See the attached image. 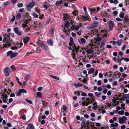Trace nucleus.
<instances>
[{
	"mask_svg": "<svg viewBox=\"0 0 129 129\" xmlns=\"http://www.w3.org/2000/svg\"><path fill=\"white\" fill-rule=\"evenodd\" d=\"M35 3L34 2H30L26 6V9L28 11H30L31 9L35 5Z\"/></svg>",
	"mask_w": 129,
	"mask_h": 129,
	"instance_id": "1",
	"label": "nucleus"
},
{
	"mask_svg": "<svg viewBox=\"0 0 129 129\" xmlns=\"http://www.w3.org/2000/svg\"><path fill=\"white\" fill-rule=\"evenodd\" d=\"M98 22H96L94 23H93L90 25L87 26V28L88 29H93L94 27L98 26Z\"/></svg>",
	"mask_w": 129,
	"mask_h": 129,
	"instance_id": "2",
	"label": "nucleus"
},
{
	"mask_svg": "<svg viewBox=\"0 0 129 129\" xmlns=\"http://www.w3.org/2000/svg\"><path fill=\"white\" fill-rule=\"evenodd\" d=\"M119 123L120 124H122L125 122L127 118L126 117L123 116L122 117L119 118Z\"/></svg>",
	"mask_w": 129,
	"mask_h": 129,
	"instance_id": "3",
	"label": "nucleus"
},
{
	"mask_svg": "<svg viewBox=\"0 0 129 129\" xmlns=\"http://www.w3.org/2000/svg\"><path fill=\"white\" fill-rule=\"evenodd\" d=\"M109 26V29L111 31H112L113 29V28L114 26L115 23L113 21L110 20L108 22Z\"/></svg>",
	"mask_w": 129,
	"mask_h": 129,
	"instance_id": "4",
	"label": "nucleus"
},
{
	"mask_svg": "<svg viewBox=\"0 0 129 129\" xmlns=\"http://www.w3.org/2000/svg\"><path fill=\"white\" fill-rule=\"evenodd\" d=\"M122 42V40H120L118 41H114L113 42V44L114 45H116L117 44L118 46H119L121 45Z\"/></svg>",
	"mask_w": 129,
	"mask_h": 129,
	"instance_id": "5",
	"label": "nucleus"
},
{
	"mask_svg": "<svg viewBox=\"0 0 129 129\" xmlns=\"http://www.w3.org/2000/svg\"><path fill=\"white\" fill-rule=\"evenodd\" d=\"M10 69L8 68H6L4 71V73L5 75L6 76H8L9 74Z\"/></svg>",
	"mask_w": 129,
	"mask_h": 129,
	"instance_id": "6",
	"label": "nucleus"
},
{
	"mask_svg": "<svg viewBox=\"0 0 129 129\" xmlns=\"http://www.w3.org/2000/svg\"><path fill=\"white\" fill-rule=\"evenodd\" d=\"M13 30L15 33L18 35L20 36L21 35V32L18 31V28L17 27H14L13 28Z\"/></svg>",
	"mask_w": 129,
	"mask_h": 129,
	"instance_id": "7",
	"label": "nucleus"
},
{
	"mask_svg": "<svg viewBox=\"0 0 129 129\" xmlns=\"http://www.w3.org/2000/svg\"><path fill=\"white\" fill-rule=\"evenodd\" d=\"M3 36L4 37V38L3 39V41H7L8 39H9V38L10 37V36L9 35L7 34H4Z\"/></svg>",
	"mask_w": 129,
	"mask_h": 129,
	"instance_id": "8",
	"label": "nucleus"
},
{
	"mask_svg": "<svg viewBox=\"0 0 129 129\" xmlns=\"http://www.w3.org/2000/svg\"><path fill=\"white\" fill-rule=\"evenodd\" d=\"M30 39V37H27L25 38L23 40L24 44H26L29 41Z\"/></svg>",
	"mask_w": 129,
	"mask_h": 129,
	"instance_id": "9",
	"label": "nucleus"
},
{
	"mask_svg": "<svg viewBox=\"0 0 129 129\" xmlns=\"http://www.w3.org/2000/svg\"><path fill=\"white\" fill-rule=\"evenodd\" d=\"M86 40L84 38H82L78 40V42L81 44L83 45L86 42Z\"/></svg>",
	"mask_w": 129,
	"mask_h": 129,
	"instance_id": "10",
	"label": "nucleus"
},
{
	"mask_svg": "<svg viewBox=\"0 0 129 129\" xmlns=\"http://www.w3.org/2000/svg\"><path fill=\"white\" fill-rule=\"evenodd\" d=\"M63 16L64 21L66 20H67L69 19L70 18L69 16V15L68 14H63Z\"/></svg>",
	"mask_w": 129,
	"mask_h": 129,
	"instance_id": "11",
	"label": "nucleus"
},
{
	"mask_svg": "<svg viewBox=\"0 0 129 129\" xmlns=\"http://www.w3.org/2000/svg\"><path fill=\"white\" fill-rule=\"evenodd\" d=\"M11 43H13L12 41H11V42L8 41L6 44L4 45V46L6 48H7L8 47L11 45Z\"/></svg>",
	"mask_w": 129,
	"mask_h": 129,
	"instance_id": "12",
	"label": "nucleus"
},
{
	"mask_svg": "<svg viewBox=\"0 0 129 129\" xmlns=\"http://www.w3.org/2000/svg\"><path fill=\"white\" fill-rule=\"evenodd\" d=\"M89 18V16H88L86 15H85L84 16H82L81 17V19L84 21L88 20Z\"/></svg>",
	"mask_w": 129,
	"mask_h": 129,
	"instance_id": "13",
	"label": "nucleus"
},
{
	"mask_svg": "<svg viewBox=\"0 0 129 129\" xmlns=\"http://www.w3.org/2000/svg\"><path fill=\"white\" fill-rule=\"evenodd\" d=\"M79 28V26L76 25V26H74L73 27H71V28L72 30H76L77 31L78 30Z\"/></svg>",
	"mask_w": 129,
	"mask_h": 129,
	"instance_id": "14",
	"label": "nucleus"
},
{
	"mask_svg": "<svg viewBox=\"0 0 129 129\" xmlns=\"http://www.w3.org/2000/svg\"><path fill=\"white\" fill-rule=\"evenodd\" d=\"M20 48V46L19 43L17 44L14 47H12L11 48L12 50H17L18 49Z\"/></svg>",
	"mask_w": 129,
	"mask_h": 129,
	"instance_id": "15",
	"label": "nucleus"
},
{
	"mask_svg": "<svg viewBox=\"0 0 129 129\" xmlns=\"http://www.w3.org/2000/svg\"><path fill=\"white\" fill-rule=\"evenodd\" d=\"M48 44L49 45L51 46H52L53 43V40L51 39H49L47 41Z\"/></svg>",
	"mask_w": 129,
	"mask_h": 129,
	"instance_id": "16",
	"label": "nucleus"
},
{
	"mask_svg": "<svg viewBox=\"0 0 129 129\" xmlns=\"http://www.w3.org/2000/svg\"><path fill=\"white\" fill-rule=\"evenodd\" d=\"M70 42L69 43V45L71 46L73 45L74 44L73 40V38L70 37Z\"/></svg>",
	"mask_w": 129,
	"mask_h": 129,
	"instance_id": "17",
	"label": "nucleus"
},
{
	"mask_svg": "<svg viewBox=\"0 0 129 129\" xmlns=\"http://www.w3.org/2000/svg\"><path fill=\"white\" fill-rule=\"evenodd\" d=\"M80 120L82 121L81 123V125H83L84 124H86V120L84 117H82Z\"/></svg>",
	"mask_w": 129,
	"mask_h": 129,
	"instance_id": "18",
	"label": "nucleus"
},
{
	"mask_svg": "<svg viewBox=\"0 0 129 129\" xmlns=\"http://www.w3.org/2000/svg\"><path fill=\"white\" fill-rule=\"evenodd\" d=\"M118 124L116 122H115L114 123H112L111 124V126L114 127H118Z\"/></svg>",
	"mask_w": 129,
	"mask_h": 129,
	"instance_id": "19",
	"label": "nucleus"
},
{
	"mask_svg": "<svg viewBox=\"0 0 129 129\" xmlns=\"http://www.w3.org/2000/svg\"><path fill=\"white\" fill-rule=\"evenodd\" d=\"M48 3L47 2H45L44 3V4L43 5V6L44 8L46 10H47L48 9L47 6L48 5Z\"/></svg>",
	"mask_w": 129,
	"mask_h": 129,
	"instance_id": "20",
	"label": "nucleus"
},
{
	"mask_svg": "<svg viewBox=\"0 0 129 129\" xmlns=\"http://www.w3.org/2000/svg\"><path fill=\"white\" fill-rule=\"evenodd\" d=\"M98 105L96 102L94 103L92 107V109L94 110H95L98 107Z\"/></svg>",
	"mask_w": 129,
	"mask_h": 129,
	"instance_id": "21",
	"label": "nucleus"
},
{
	"mask_svg": "<svg viewBox=\"0 0 129 129\" xmlns=\"http://www.w3.org/2000/svg\"><path fill=\"white\" fill-rule=\"evenodd\" d=\"M105 40H103L101 42V45L100 46V47L101 48H102L104 46V45H105Z\"/></svg>",
	"mask_w": 129,
	"mask_h": 129,
	"instance_id": "22",
	"label": "nucleus"
},
{
	"mask_svg": "<svg viewBox=\"0 0 129 129\" xmlns=\"http://www.w3.org/2000/svg\"><path fill=\"white\" fill-rule=\"evenodd\" d=\"M86 52L88 53H92L94 52V51L92 49H87L86 51Z\"/></svg>",
	"mask_w": 129,
	"mask_h": 129,
	"instance_id": "23",
	"label": "nucleus"
},
{
	"mask_svg": "<svg viewBox=\"0 0 129 129\" xmlns=\"http://www.w3.org/2000/svg\"><path fill=\"white\" fill-rule=\"evenodd\" d=\"M18 54V53L17 52H14V53H12V55L11 56H10V57L11 58H13L16 56Z\"/></svg>",
	"mask_w": 129,
	"mask_h": 129,
	"instance_id": "24",
	"label": "nucleus"
},
{
	"mask_svg": "<svg viewBox=\"0 0 129 129\" xmlns=\"http://www.w3.org/2000/svg\"><path fill=\"white\" fill-rule=\"evenodd\" d=\"M28 126L29 129H34V127L32 123L28 124Z\"/></svg>",
	"mask_w": 129,
	"mask_h": 129,
	"instance_id": "25",
	"label": "nucleus"
},
{
	"mask_svg": "<svg viewBox=\"0 0 129 129\" xmlns=\"http://www.w3.org/2000/svg\"><path fill=\"white\" fill-rule=\"evenodd\" d=\"M63 1L62 0H59L57 1L55 3V5H61L63 3Z\"/></svg>",
	"mask_w": 129,
	"mask_h": 129,
	"instance_id": "26",
	"label": "nucleus"
},
{
	"mask_svg": "<svg viewBox=\"0 0 129 129\" xmlns=\"http://www.w3.org/2000/svg\"><path fill=\"white\" fill-rule=\"evenodd\" d=\"M124 15L125 13L124 12L121 11L120 12V14L119 15V16L121 18H123L124 17Z\"/></svg>",
	"mask_w": 129,
	"mask_h": 129,
	"instance_id": "27",
	"label": "nucleus"
},
{
	"mask_svg": "<svg viewBox=\"0 0 129 129\" xmlns=\"http://www.w3.org/2000/svg\"><path fill=\"white\" fill-rule=\"evenodd\" d=\"M65 23L64 24V26L67 27L69 26L70 24L69 22L68 21H65Z\"/></svg>",
	"mask_w": 129,
	"mask_h": 129,
	"instance_id": "28",
	"label": "nucleus"
},
{
	"mask_svg": "<svg viewBox=\"0 0 129 129\" xmlns=\"http://www.w3.org/2000/svg\"><path fill=\"white\" fill-rule=\"evenodd\" d=\"M21 14L19 13H18L16 17V18L17 19H19L21 17Z\"/></svg>",
	"mask_w": 129,
	"mask_h": 129,
	"instance_id": "29",
	"label": "nucleus"
},
{
	"mask_svg": "<svg viewBox=\"0 0 129 129\" xmlns=\"http://www.w3.org/2000/svg\"><path fill=\"white\" fill-rule=\"evenodd\" d=\"M125 104L124 103L122 104L121 105V108L122 110H124L125 108Z\"/></svg>",
	"mask_w": 129,
	"mask_h": 129,
	"instance_id": "30",
	"label": "nucleus"
},
{
	"mask_svg": "<svg viewBox=\"0 0 129 129\" xmlns=\"http://www.w3.org/2000/svg\"><path fill=\"white\" fill-rule=\"evenodd\" d=\"M90 104V102L88 101L87 102H86L84 101V103H83V106H87Z\"/></svg>",
	"mask_w": 129,
	"mask_h": 129,
	"instance_id": "31",
	"label": "nucleus"
},
{
	"mask_svg": "<svg viewBox=\"0 0 129 129\" xmlns=\"http://www.w3.org/2000/svg\"><path fill=\"white\" fill-rule=\"evenodd\" d=\"M94 71V69L93 68H91L90 70L88 72V74H89L91 73H92Z\"/></svg>",
	"mask_w": 129,
	"mask_h": 129,
	"instance_id": "32",
	"label": "nucleus"
},
{
	"mask_svg": "<svg viewBox=\"0 0 129 129\" xmlns=\"http://www.w3.org/2000/svg\"><path fill=\"white\" fill-rule=\"evenodd\" d=\"M102 39L100 37L98 36L96 38V40L97 42H100L101 41Z\"/></svg>",
	"mask_w": 129,
	"mask_h": 129,
	"instance_id": "33",
	"label": "nucleus"
},
{
	"mask_svg": "<svg viewBox=\"0 0 129 129\" xmlns=\"http://www.w3.org/2000/svg\"><path fill=\"white\" fill-rule=\"evenodd\" d=\"M30 77L29 75H27L25 76V80L26 81H27Z\"/></svg>",
	"mask_w": 129,
	"mask_h": 129,
	"instance_id": "34",
	"label": "nucleus"
},
{
	"mask_svg": "<svg viewBox=\"0 0 129 129\" xmlns=\"http://www.w3.org/2000/svg\"><path fill=\"white\" fill-rule=\"evenodd\" d=\"M12 52V51H9L7 52V56H11Z\"/></svg>",
	"mask_w": 129,
	"mask_h": 129,
	"instance_id": "35",
	"label": "nucleus"
},
{
	"mask_svg": "<svg viewBox=\"0 0 129 129\" xmlns=\"http://www.w3.org/2000/svg\"><path fill=\"white\" fill-rule=\"evenodd\" d=\"M95 95L98 97H99L101 95V93H99L98 92H95Z\"/></svg>",
	"mask_w": 129,
	"mask_h": 129,
	"instance_id": "36",
	"label": "nucleus"
},
{
	"mask_svg": "<svg viewBox=\"0 0 129 129\" xmlns=\"http://www.w3.org/2000/svg\"><path fill=\"white\" fill-rule=\"evenodd\" d=\"M49 33L51 35L53 34H54L53 29L52 28H51L49 30Z\"/></svg>",
	"mask_w": 129,
	"mask_h": 129,
	"instance_id": "37",
	"label": "nucleus"
},
{
	"mask_svg": "<svg viewBox=\"0 0 129 129\" xmlns=\"http://www.w3.org/2000/svg\"><path fill=\"white\" fill-rule=\"evenodd\" d=\"M82 85L80 84L79 83H78L77 84H76L75 85V87L77 88L79 87L82 86Z\"/></svg>",
	"mask_w": 129,
	"mask_h": 129,
	"instance_id": "38",
	"label": "nucleus"
},
{
	"mask_svg": "<svg viewBox=\"0 0 129 129\" xmlns=\"http://www.w3.org/2000/svg\"><path fill=\"white\" fill-rule=\"evenodd\" d=\"M16 79L17 80L18 83L21 86H22V84L21 82H20V81H19V79L17 77H16Z\"/></svg>",
	"mask_w": 129,
	"mask_h": 129,
	"instance_id": "39",
	"label": "nucleus"
},
{
	"mask_svg": "<svg viewBox=\"0 0 129 129\" xmlns=\"http://www.w3.org/2000/svg\"><path fill=\"white\" fill-rule=\"evenodd\" d=\"M88 10L89 11L92 12H95L96 11L95 9L92 8H89Z\"/></svg>",
	"mask_w": 129,
	"mask_h": 129,
	"instance_id": "40",
	"label": "nucleus"
},
{
	"mask_svg": "<svg viewBox=\"0 0 129 129\" xmlns=\"http://www.w3.org/2000/svg\"><path fill=\"white\" fill-rule=\"evenodd\" d=\"M124 112L123 110L121 111H119V112H118V114L120 115H123L124 114Z\"/></svg>",
	"mask_w": 129,
	"mask_h": 129,
	"instance_id": "41",
	"label": "nucleus"
},
{
	"mask_svg": "<svg viewBox=\"0 0 129 129\" xmlns=\"http://www.w3.org/2000/svg\"><path fill=\"white\" fill-rule=\"evenodd\" d=\"M124 19L125 21H127L129 20V17L126 15L125 16Z\"/></svg>",
	"mask_w": 129,
	"mask_h": 129,
	"instance_id": "42",
	"label": "nucleus"
},
{
	"mask_svg": "<svg viewBox=\"0 0 129 129\" xmlns=\"http://www.w3.org/2000/svg\"><path fill=\"white\" fill-rule=\"evenodd\" d=\"M25 101L28 103L30 104H32V101L30 100L26 99H25Z\"/></svg>",
	"mask_w": 129,
	"mask_h": 129,
	"instance_id": "43",
	"label": "nucleus"
},
{
	"mask_svg": "<svg viewBox=\"0 0 129 129\" xmlns=\"http://www.w3.org/2000/svg\"><path fill=\"white\" fill-rule=\"evenodd\" d=\"M76 93H77V95L78 96H80V93L79 91H74V93L75 94H76Z\"/></svg>",
	"mask_w": 129,
	"mask_h": 129,
	"instance_id": "44",
	"label": "nucleus"
},
{
	"mask_svg": "<svg viewBox=\"0 0 129 129\" xmlns=\"http://www.w3.org/2000/svg\"><path fill=\"white\" fill-rule=\"evenodd\" d=\"M37 95L39 98H41V93L40 92H38L37 93Z\"/></svg>",
	"mask_w": 129,
	"mask_h": 129,
	"instance_id": "45",
	"label": "nucleus"
},
{
	"mask_svg": "<svg viewBox=\"0 0 129 129\" xmlns=\"http://www.w3.org/2000/svg\"><path fill=\"white\" fill-rule=\"evenodd\" d=\"M50 76L52 77L53 78H54L55 79H56V80H59V78L58 77H57L56 76H52V75H50Z\"/></svg>",
	"mask_w": 129,
	"mask_h": 129,
	"instance_id": "46",
	"label": "nucleus"
},
{
	"mask_svg": "<svg viewBox=\"0 0 129 129\" xmlns=\"http://www.w3.org/2000/svg\"><path fill=\"white\" fill-rule=\"evenodd\" d=\"M33 15L35 18H38V15L36 13H34L33 14Z\"/></svg>",
	"mask_w": 129,
	"mask_h": 129,
	"instance_id": "47",
	"label": "nucleus"
},
{
	"mask_svg": "<svg viewBox=\"0 0 129 129\" xmlns=\"http://www.w3.org/2000/svg\"><path fill=\"white\" fill-rule=\"evenodd\" d=\"M117 74H113L112 77V78L113 80H115L117 76Z\"/></svg>",
	"mask_w": 129,
	"mask_h": 129,
	"instance_id": "48",
	"label": "nucleus"
},
{
	"mask_svg": "<svg viewBox=\"0 0 129 129\" xmlns=\"http://www.w3.org/2000/svg\"><path fill=\"white\" fill-rule=\"evenodd\" d=\"M21 91V90L20 89L16 95L17 96H19L21 95L22 93Z\"/></svg>",
	"mask_w": 129,
	"mask_h": 129,
	"instance_id": "49",
	"label": "nucleus"
},
{
	"mask_svg": "<svg viewBox=\"0 0 129 129\" xmlns=\"http://www.w3.org/2000/svg\"><path fill=\"white\" fill-rule=\"evenodd\" d=\"M42 47H43V49L45 50H46L48 48V47L47 46L45 45H43V46H42Z\"/></svg>",
	"mask_w": 129,
	"mask_h": 129,
	"instance_id": "50",
	"label": "nucleus"
},
{
	"mask_svg": "<svg viewBox=\"0 0 129 129\" xmlns=\"http://www.w3.org/2000/svg\"><path fill=\"white\" fill-rule=\"evenodd\" d=\"M30 29V28L29 27H27L26 29L25 30V32L26 33H28L29 31V30Z\"/></svg>",
	"mask_w": 129,
	"mask_h": 129,
	"instance_id": "51",
	"label": "nucleus"
},
{
	"mask_svg": "<svg viewBox=\"0 0 129 129\" xmlns=\"http://www.w3.org/2000/svg\"><path fill=\"white\" fill-rule=\"evenodd\" d=\"M21 92L22 93H26L27 92L26 90L25 89H20Z\"/></svg>",
	"mask_w": 129,
	"mask_h": 129,
	"instance_id": "52",
	"label": "nucleus"
},
{
	"mask_svg": "<svg viewBox=\"0 0 129 129\" xmlns=\"http://www.w3.org/2000/svg\"><path fill=\"white\" fill-rule=\"evenodd\" d=\"M21 118L23 120H25L26 119L25 115L24 114H23L22 116H21Z\"/></svg>",
	"mask_w": 129,
	"mask_h": 129,
	"instance_id": "53",
	"label": "nucleus"
},
{
	"mask_svg": "<svg viewBox=\"0 0 129 129\" xmlns=\"http://www.w3.org/2000/svg\"><path fill=\"white\" fill-rule=\"evenodd\" d=\"M23 4L21 3H18L17 5V6L19 8H20L22 7L23 6Z\"/></svg>",
	"mask_w": 129,
	"mask_h": 129,
	"instance_id": "54",
	"label": "nucleus"
},
{
	"mask_svg": "<svg viewBox=\"0 0 129 129\" xmlns=\"http://www.w3.org/2000/svg\"><path fill=\"white\" fill-rule=\"evenodd\" d=\"M124 98L127 99H129V94H126L124 96Z\"/></svg>",
	"mask_w": 129,
	"mask_h": 129,
	"instance_id": "55",
	"label": "nucleus"
},
{
	"mask_svg": "<svg viewBox=\"0 0 129 129\" xmlns=\"http://www.w3.org/2000/svg\"><path fill=\"white\" fill-rule=\"evenodd\" d=\"M82 94L81 95L82 96H87V93H86L81 92Z\"/></svg>",
	"mask_w": 129,
	"mask_h": 129,
	"instance_id": "56",
	"label": "nucleus"
},
{
	"mask_svg": "<svg viewBox=\"0 0 129 129\" xmlns=\"http://www.w3.org/2000/svg\"><path fill=\"white\" fill-rule=\"evenodd\" d=\"M18 1L17 0H11V2L13 4H15Z\"/></svg>",
	"mask_w": 129,
	"mask_h": 129,
	"instance_id": "57",
	"label": "nucleus"
},
{
	"mask_svg": "<svg viewBox=\"0 0 129 129\" xmlns=\"http://www.w3.org/2000/svg\"><path fill=\"white\" fill-rule=\"evenodd\" d=\"M22 26L23 27L25 28L28 26V25L25 23H23L22 24Z\"/></svg>",
	"mask_w": 129,
	"mask_h": 129,
	"instance_id": "58",
	"label": "nucleus"
},
{
	"mask_svg": "<svg viewBox=\"0 0 129 129\" xmlns=\"http://www.w3.org/2000/svg\"><path fill=\"white\" fill-rule=\"evenodd\" d=\"M72 57L73 59L75 60L77 59L75 57V53L72 54Z\"/></svg>",
	"mask_w": 129,
	"mask_h": 129,
	"instance_id": "59",
	"label": "nucleus"
},
{
	"mask_svg": "<svg viewBox=\"0 0 129 129\" xmlns=\"http://www.w3.org/2000/svg\"><path fill=\"white\" fill-rule=\"evenodd\" d=\"M9 3L8 1H6V2H4V6H6Z\"/></svg>",
	"mask_w": 129,
	"mask_h": 129,
	"instance_id": "60",
	"label": "nucleus"
},
{
	"mask_svg": "<svg viewBox=\"0 0 129 129\" xmlns=\"http://www.w3.org/2000/svg\"><path fill=\"white\" fill-rule=\"evenodd\" d=\"M88 95L90 97H92L93 96V95L91 93H89L88 94Z\"/></svg>",
	"mask_w": 129,
	"mask_h": 129,
	"instance_id": "61",
	"label": "nucleus"
},
{
	"mask_svg": "<svg viewBox=\"0 0 129 129\" xmlns=\"http://www.w3.org/2000/svg\"><path fill=\"white\" fill-rule=\"evenodd\" d=\"M63 110L64 111H66L67 109V108L66 106H63Z\"/></svg>",
	"mask_w": 129,
	"mask_h": 129,
	"instance_id": "62",
	"label": "nucleus"
},
{
	"mask_svg": "<svg viewBox=\"0 0 129 129\" xmlns=\"http://www.w3.org/2000/svg\"><path fill=\"white\" fill-rule=\"evenodd\" d=\"M90 115V116L93 117H95V114L93 113H91Z\"/></svg>",
	"mask_w": 129,
	"mask_h": 129,
	"instance_id": "63",
	"label": "nucleus"
},
{
	"mask_svg": "<svg viewBox=\"0 0 129 129\" xmlns=\"http://www.w3.org/2000/svg\"><path fill=\"white\" fill-rule=\"evenodd\" d=\"M97 84L98 85H101V80H99L97 82Z\"/></svg>",
	"mask_w": 129,
	"mask_h": 129,
	"instance_id": "64",
	"label": "nucleus"
}]
</instances>
